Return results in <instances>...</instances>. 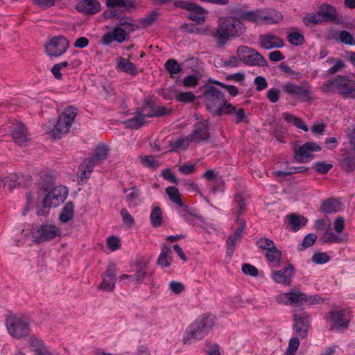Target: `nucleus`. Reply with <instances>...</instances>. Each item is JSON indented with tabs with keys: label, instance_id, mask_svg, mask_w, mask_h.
Returning a JSON list of instances; mask_svg holds the SVG:
<instances>
[{
	"label": "nucleus",
	"instance_id": "1",
	"mask_svg": "<svg viewBox=\"0 0 355 355\" xmlns=\"http://www.w3.org/2000/svg\"><path fill=\"white\" fill-rule=\"evenodd\" d=\"M203 101L206 109L218 116L233 114L235 112V106L228 103L224 94L212 85L206 87Z\"/></svg>",
	"mask_w": 355,
	"mask_h": 355
},
{
	"label": "nucleus",
	"instance_id": "2",
	"mask_svg": "<svg viewBox=\"0 0 355 355\" xmlns=\"http://www.w3.org/2000/svg\"><path fill=\"white\" fill-rule=\"evenodd\" d=\"M245 31L243 22L232 17H220L216 31L211 34L219 46L225 44L231 38L241 36Z\"/></svg>",
	"mask_w": 355,
	"mask_h": 355
},
{
	"label": "nucleus",
	"instance_id": "3",
	"mask_svg": "<svg viewBox=\"0 0 355 355\" xmlns=\"http://www.w3.org/2000/svg\"><path fill=\"white\" fill-rule=\"evenodd\" d=\"M215 325V317L209 313L203 314L191 323L184 332L182 341L191 343L193 340H202Z\"/></svg>",
	"mask_w": 355,
	"mask_h": 355
},
{
	"label": "nucleus",
	"instance_id": "4",
	"mask_svg": "<svg viewBox=\"0 0 355 355\" xmlns=\"http://www.w3.org/2000/svg\"><path fill=\"white\" fill-rule=\"evenodd\" d=\"M236 15L241 20L256 24H274L283 19L282 14L276 10L266 11L261 9L253 10H239L236 11Z\"/></svg>",
	"mask_w": 355,
	"mask_h": 355
},
{
	"label": "nucleus",
	"instance_id": "5",
	"mask_svg": "<svg viewBox=\"0 0 355 355\" xmlns=\"http://www.w3.org/2000/svg\"><path fill=\"white\" fill-rule=\"evenodd\" d=\"M77 114V108L73 106H68L64 110L51 130L52 135L55 139H60L69 132Z\"/></svg>",
	"mask_w": 355,
	"mask_h": 355
},
{
	"label": "nucleus",
	"instance_id": "6",
	"mask_svg": "<svg viewBox=\"0 0 355 355\" xmlns=\"http://www.w3.org/2000/svg\"><path fill=\"white\" fill-rule=\"evenodd\" d=\"M7 330L10 336L20 339L30 333V322L25 315H10L6 320Z\"/></svg>",
	"mask_w": 355,
	"mask_h": 355
},
{
	"label": "nucleus",
	"instance_id": "7",
	"mask_svg": "<svg viewBox=\"0 0 355 355\" xmlns=\"http://www.w3.org/2000/svg\"><path fill=\"white\" fill-rule=\"evenodd\" d=\"M236 53L239 60L248 66H267L266 59L257 50L247 46H239Z\"/></svg>",
	"mask_w": 355,
	"mask_h": 355
},
{
	"label": "nucleus",
	"instance_id": "8",
	"mask_svg": "<svg viewBox=\"0 0 355 355\" xmlns=\"http://www.w3.org/2000/svg\"><path fill=\"white\" fill-rule=\"evenodd\" d=\"M60 235V229L51 223H42L32 232L33 241L37 243L51 241Z\"/></svg>",
	"mask_w": 355,
	"mask_h": 355
},
{
	"label": "nucleus",
	"instance_id": "9",
	"mask_svg": "<svg viewBox=\"0 0 355 355\" xmlns=\"http://www.w3.org/2000/svg\"><path fill=\"white\" fill-rule=\"evenodd\" d=\"M69 46L68 40L63 36H55L44 44L46 53L49 57L58 58L63 55Z\"/></svg>",
	"mask_w": 355,
	"mask_h": 355
},
{
	"label": "nucleus",
	"instance_id": "10",
	"mask_svg": "<svg viewBox=\"0 0 355 355\" xmlns=\"http://www.w3.org/2000/svg\"><path fill=\"white\" fill-rule=\"evenodd\" d=\"M283 92L291 96H296L302 102H308L313 99L311 86L298 85L291 82H286L282 87Z\"/></svg>",
	"mask_w": 355,
	"mask_h": 355
},
{
	"label": "nucleus",
	"instance_id": "11",
	"mask_svg": "<svg viewBox=\"0 0 355 355\" xmlns=\"http://www.w3.org/2000/svg\"><path fill=\"white\" fill-rule=\"evenodd\" d=\"M321 150L315 142H306L300 147H294L293 157L299 163H307L314 157L313 153Z\"/></svg>",
	"mask_w": 355,
	"mask_h": 355
},
{
	"label": "nucleus",
	"instance_id": "12",
	"mask_svg": "<svg viewBox=\"0 0 355 355\" xmlns=\"http://www.w3.org/2000/svg\"><path fill=\"white\" fill-rule=\"evenodd\" d=\"M316 298L317 295H311L309 297L304 293L292 289L289 292L279 295L277 297V300L279 302L283 300H286V304L300 306L307 302H311V304H313L315 303Z\"/></svg>",
	"mask_w": 355,
	"mask_h": 355
},
{
	"label": "nucleus",
	"instance_id": "13",
	"mask_svg": "<svg viewBox=\"0 0 355 355\" xmlns=\"http://www.w3.org/2000/svg\"><path fill=\"white\" fill-rule=\"evenodd\" d=\"M68 189L64 186H58L53 188L45 196L43 206L45 208L57 207L67 198Z\"/></svg>",
	"mask_w": 355,
	"mask_h": 355
},
{
	"label": "nucleus",
	"instance_id": "14",
	"mask_svg": "<svg viewBox=\"0 0 355 355\" xmlns=\"http://www.w3.org/2000/svg\"><path fill=\"white\" fill-rule=\"evenodd\" d=\"M293 330L295 334L300 338H305L310 327L309 315L302 310L295 311L293 313Z\"/></svg>",
	"mask_w": 355,
	"mask_h": 355
},
{
	"label": "nucleus",
	"instance_id": "15",
	"mask_svg": "<svg viewBox=\"0 0 355 355\" xmlns=\"http://www.w3.org/2000/svg\"><path fill=\"white\" fill-rule=\"evenodd\" d=\"M102 282L98 286V289L112 292L115 288L116 282V266L114 262H110L104 273L101 275Z\"/></svg>",
	"mask_w": 355,
	"mask_h": 355
},
{
	"label": "nucleus",
	"instance_id": "16",
	"mask_svg": "<svg viewBox=\"0 0 355 355\" xmlns=\"http://www.w3.org/2000/svg\"><path fill=\"white\" fill-rule=\"evenodd\" d=\"M329 314L330 330L343 331L348 327L349 318L346 315L345 310L331 311Z\"/></svg>",
	"mask_w": 355,
	"mask_h": 355
},
{
	"label": "nucleus",
	"instance_id": "17",
	"mask_svg": "<svg viewBox=\"0 0 355 355\" xmlns=\"http://www.w3.org/2000/svg\"><path fill=\"white\" fill-rule=\"evenodd\" d=\"M128 32L121 27L114 26L112 31L107 32L102 36V43L110 45L113 42L122 43L127 40Z\"/></svg>",
	"mask_w": 355,
	"mask_h": 355
},
{
	"label": "nucleus",
	"instance_id": "18",
	"mask_svg": "<svg viewBox=\"0 0 355 355\" xmlns=\"http://www.w3.org/2000/svg\"><path fill=\"white\" fill-rule=\"evenodd\" d=\"M10 129L12 132L13 141L17 144L23 146L30 140L28 131L21 122L12 123Z\"/></svg>",
	"mask_w": 355,
	"mask_h": 355
},
{
	"label": "nucleus",
	"instance_id": "19",
	"mask_svg": "<svg viewBox=\"0 0 355 355\" xmlns=\"http://www.w3.org/2000/svg\"><path fill=\"white\" fill-rule=\"evenodd\" d=\"M294 272V267L289 264L281 270L273 271L271 277L276 283L288 286L291 282Z\"/></svg>",
	"mask_w": 355,
	"mask_h": 355
},
{
	"label": "nucleus",
	"instance_id": "20",
	"mask_svg": "<svg viewBox=\"0 0 355 355\" xmlns=\"http://www.w3.org/2000/svg\"><path fill=\"white\" fill-rule=\"evenodd\" d=\"M76 9L80 13L92 15L99 12L101 6L97 0H80L76 5Z\"/></svg>",
	"mask_w": 355,
	"mask_h": 355
},
{
	"label": "nucleus",
	"instance_id": "21",
	"mask_svg": "<svg viewBox=\"0 0 355 355\" xmlns=\"http://www.w3.org/2000/svg\"><path fill=\"white\" fill-rule=\"evenodd\" d=\"M259 43L261 48L266 50L279 49L284 46L283 40L272 33L261 35L259 37Z\"/></svg>",
	"mask_w": 355,
	"mask_h": 355
},
{
	"label": "nucleus",
	"instance_id": "22",
	"mask_svg": "<svg viewBox=\"0 0 355 355\" xmlns=\"http://www.w3.org/2000/svg\"><path fill=\"white\" fill-rule=\"evenodd\" d=\"M189 135L191 141L196 143L207 140L209 137L207 125L203 122L196 123L192 132Z\"/></svg>",
	"mask_w": 355,
	"mask_h": 355
},
{
	"label": "nucleus",
	"instance_id": "23",
	"mask_svg": "<svg viewBox=\"0 0 355 355\" xmlns=\"http://www.w3.org/2000/svg\"><path fill=\"white\" fill-rule=\"evenodd\" d=\"M337 89L338 93L345 98H355V84L343 77H338Z\"/></svg>",
	"mask_w": 355,
	"mask_h": 355
},
{
	"label": "nucleus",
	"instance_id": "24",
	"mask_svg": "<svg viewBox=\"0 0 355 355\" xmlns=\"http://www.w3.org/2000/svg\"><path fill=\"white\" fill-rule=\"evenodd\" d=\"M97 164H99L92 157H89L84 160L83 163L79 168V172L78 174V178L81 180L87 179L89 177L90 173L93 171L94 167Z\"/></svg>",
	"mask_w": 355,
	"mask_h": 355
},
{
	"label": "nucleus",
	"instance_id": "25",
	"mask_svg": "<svg viewBox=\"0 0 355 355\" xmlns=\"http://www.w3.org/2000/svg\"><path fill=\"white\" fill-rule=\"evenodd\" d=\"M172 253L171 248L166 244H163L157 261V265L162 268L169 267L172 261Z\"/></svg>",
	"mask_w": 355,
	"mask_h": 355
},
{
	"label": "nucleus",
	"instance_id": "26",
	"mask_svg": "<svg viewBox=\"0 0 355 355\" xmlns=\"http://www.w3.org/2000/svg\"><path fill=\"white\" fill-rule=\"evenodd\" d=\"M320 240L324 243H340L346 241L347 240V237L346 235H340L336 232L334 233L330 230V228H329L323 232Z\"/></svg>",
	"mask_w": 355,
	"mask_h": 355
},
{
	"label": "nucleus",
	"instance_id": "27",
	"mask_svg": "<svg viewBox=\"0 0 355 355\" xmlns=\"http://www.w3.org/2000/svg\"><path fill=\"white\" fill-rule=\"evenodd\" d=\"M116 67L120 71L132 76H135L138 73V70L135 64L129 60L123 57L118 58Z\"/></svg>",
	"mask_w": 355,
	"mask_h": 355
},
{
	"label": "nucleus",
	"instance_id": "28",
	"mask_svg": "<svg viewBox=\"0 0 355 355\" xmlns=\"http://www.w3.org/2000/svg\"><path fill=\"white\" fill-rule=\"evenodd\" d=\"M341 202L335 198H328L321 204L320 210L325 214H332L339 211Z\"/></svg>",
	"mask_w": 355,
	"mask_h": 355
},
{
	"label": "nucleus",
	"instance_id": "29",
	"mask_svg": "<svg viewBox=\"0 0 355 355\" xmlns=\"http://www.w3.org/2000/svg\"><path fill=\"white\" fill-rule=\"evenodd\" d=\"M287 218L291 230L293 232H297L304 227L307 223V219L305 217L297 215L296 214H289L287 216Z\"/></svg>",
	"mask_w": 355,
	"mask_h": 355
},
{
	"label": "nucleus",
	"instance_id": "30",
	"mask_svg": "<svg viewBox=\"0 0 355 355\" xmlns=\"http://www.w3.org/2000/svg\"><path fill=\"white\" fill-rule=\"evenodd\" d=\"M116 19L117 21L115 23V26L121 27L123 29H125L128 33L133 32L138 28V26L135 23L134 19L130 17L118 16Z\"/></svg>",
	"mask_w": 355,
	"mask_h": 355
},
{
	"label": "nucleus",
	"instance_id": "31",
	"mask_svg": "<svg viewBox=\"0 0 355 355\" xmlns=\"http://www.w3.org/2000/svg\"><path fill=\"white\" fill-rule=\"evenodd\" d=\"M106 6L109 8H120L129 11L135 8V0H106Z\"/></svg>",
	"mask_w": 355,
	"mask_h": 355
},
{
	"label": "nucleus",
	"instance_id": "32",
	"mask_svg": "<svg viewBox=\"0 0 355 355\" xmlns=\"http://www.w3.org/2000/svg\"><path fill=\"white\" fill-rule=\"evenodd\" d=\"M180 30L184 33H196L200 35H211V31L209 27H197L193 24H183L180 26Z\"/></svg>",
	"mask_w": 355,
	"mask_h": 355
},
{
	"label": "nucleus",
	"instance_id": "33",
	"mask_svg": "<svg viewBox=\"0 0 355 355\" xmlns=\"http://www.w3.org/2000/svg\"><path fill=\"white\" fill-rule=\"evenodd\" d=\"M318 12L322 21H334L337 17L336 8L331 5L322 6Z\"/></svg>",
	"mask_w": 355,
	"mask_h": 355
},
{
	"label": "nucleus",
	"instance_id": "34",
	"mask_svg": "<svg viewBox=\"0 0 355 355\" xmlns=\"http://www.w3.org/2000/svg\"><path fill=\"white\" fill-rule=\"evenodd\" d=\"M74 216V206L72 202H67L62 209L59 218L62 223H67Z\"/></svg>",
	"mask_w": 355,
	"mask_h": 355
},
{
	"label": "nucleus",
	"instance_id": "35",
	"mask_svg": "<svg viewBox=\"0 0 355 355\" xmlns=\"http://www.w3.org/2000/svg\"><path fill=\"white\" fill-rule=\"evenodd\" d=\"M150 219L152 226L155 228L159 227L162 225V211L159 207L155 206L153 207L150 216Z\"/></svg>",
	"mask_w": 355,
	"mask_h": 355
},
{
	"label": "nucleus",
	"instance_id": "36",
	"mask_svg": "<svg viewBox=\"0 0 355 355\" xmlns=\"http://www.w3.org/2000/svg\"><path fill=\"white\" fill-rule=\"evenodd\" d=\"M67 67H73V62L71 60H67L60 63L55 64L51 68V71L55 78L60 80L62 79V74L60 71Z\"/></svg>",
	"mask_w": 355,
	"mask_h": 355
},
{
	"label": "nucleus",
	"instance_id": "37",
	"mask_svg": "<svg viewBox=\"0 0 355 355\" xmlns=\"http://www.w3.org/2000/svg\"><path fill=\"white\" fill-rule=\"evenodd\" d=\"M243 236L236 230L232 234H230L226 241L227 253L229 255H232L234 251V247L237 242H239Z\"/></svg>",
	"mask_w": 355,
	"mask_h": 355
},
{
	"label": "nucleus",
	"instance_id": "38",
	"mask_svg": "<svg viewBox=\"0 0 355 355\" xmlns=\"http://www.w3.org/2000/svg\"><path fill=\"white\" fill-rule=\"evenodd\" d=\"M141 192L135 187L131 189V191L126 195L125 200L129 207L135 208L139 202Z\"/></svg>",
	"mask_w": 355,
	"mask_h": 355
},
{
	"label": "nucleus",
	"instance_id": "39",
	"mask_svg": "<svg viewBox=\"0 0 355 355\" xmlns=\"http://www.w3.org/2000/svg\"><path fill=\"white\" fill-rule=\"evenodd\" d=\"M109 148L106 145L100 144L96 146L94 155L92 157L98 164L105 159L108 155Z\"/></svg>",
	"mask_w": 355,
	"mask_h": 355
},
{
	"label": "nucleus",
	"instance_id": "40",
	"mask_svg": "<svg viewBox=\"0 0 355 355\" xmlns=\"http://www.w3.org/2000/svg\"><path fill=\"white\" fill-rule=\"evenodd\" d=\"M190 142H192L189 135L186 137H180L173 141H171L170 146L171 150H178L179 149L185 150L187 148Z\"/></svg>",
	"mask_w": 355,
	"mask_h": 355
},
{
	"label": "nucleus",
	"instance_id": "41",
	"mask_svg": "<svg viewBox=\"0 0 355 355\" xmlns=\"http://www.w3.org/2000/svg\"><path fill=\"white\" fill-rule=\"evenodd\" d=\"M166 192L172 202L180 207L183 206L180 193L176 187H168L166 189Z\"/></svg>",
	"mask_w": 355,
	"mask_h": 355
},
{
	"label": "nucleus",
	"instance_id": "42",
	"mask_svg": "<svg viewBox=\"0 0 355 355\" xmlns=\"http://www.w3.org/2000/svg\"><path fill=\"white\" fill-rule=\"evenodd\" d=\"M124 121L125 125L130 129L136 130L144 124V121L141 114H137Z\"/></svg>",
	"mask_w": 355,
	"mask_h": 355
},
{
	"label": "nucleus",
	"instance_id": "43",
	"mask_svg": "<svg viewBox=\"0 0 355 355\" xmlns=\"http://www.w3.org/2000/svg\"><path fill=\"white\" fill-rule=\"evenodd\" d=\"M317 239V236L314 233H309L306 234L302 240V242L297 245L299 251H303L306 248L312 246Z\"/></svg>",
	"mask_w": 355,
	"mask_h": 355
},
{
	"label": "nucleus",
	"instance_id": "44",
	"mask_svg": "<svg viewBox=\"0 0 355 355\" xmlns=\"http://www.w3.org/2000/svg\"><path fill=\"white\" fill-rule=\"evenodd\" d=\"M200 10L198 11H189V18L199 24H202L205 21V15L207 11L201 6H200Z\"/></svg>",
	"mask_w": 355,
	"mask_h": 355
},
{
	"label": "nucleus",
	"instance_id": "45",
	"mask_svg": "<svg viewBox=\"0 0 355 355\" xmlns=\"http://www.w3.org/2000/svg\"><path fill=\"white\" fill-rule=\"evenodd\" d=\"M287 40L294 46H300L305 42L304 35L297 31L288 33Z\"/></svg>",
	"mask_w": 355,
	"mask_h": 355
},
{
	"label": "nucleus",
	"instance_id": "46",
	"mask_svg": "<svg viewBox=\"0 0 355 355\" xmlns=\"http://www.w3.org/2000/svg\"><path fill=\"white\" fill-rule=\"evenodd\" d=\"M28 342L31 349L35 352L36 355L46 347L42 340L33 336L29 338Z\"/></svg>",
	"mask_w": 355,
	"mask_h": 355
},
{
	"label": "nucleus",
	"instance_id": "47",
	"mask_svg": "<svg viewBox=\"0 0 355 355\" xmlns=\"http://www.w3.org/2000/svg\"><path fill=\"white\" fill-rule=\"evenodd\" d=\"M340 164L345 172H352L355 169V157H345L340 160Z\"/></svg>",
	"mask_w": 355,
	"mask_h": 355
},
{
	"label": "nucleus",
	"instance_id": "48",
	"mask_svg": "<svg viewBox=\"0 0 355 355\" xmlns=\"http://www.w3.org/2000/svg\"><path fill=\"white\" fill-rule=\"evenodd\" d=\"M165 68L173 78L182 71L180 65L175 59L168 60L165 63Z\"/></svg>",
	"mask_w": 355,
	"mask_h": 355
},
{
	"label": "nucleus",
	"instance_id": "49",
	"mask_svg": "<svg viewBox=\"0 0 355 355\" xmlns=\"http://www.w3.org/2000/svg\"><path fill=\"white\" fill-rule=\"evenodd\" d=\"M174 6L177 8L184 9L188 11H198L200 10V6L196 3L183 0L175 1L174 2Z\"/></svg>",
	"mask_w": 355,
	"mask_h": 355
},
{
	"label": "nucleus",
	"instance_id": "50",
	"mask_svg": "<svg viewBox=\"0 0 355 355\" xmlns=\"http://www.w3.org/2000/svg\"><path fill=\"white\" fill-rule=\"evenodd\" d=\"M266 257L270 262L279 263L282 258V252L275 245L267 250Z\"/></svg>",
	"mask_w": 355,
	"mask_h": 355
},
{
	"label": "nucleus",
	"instance_id": "51",
	"mask_svg": "<svg viewBox=\"0 0 355 355\" xmlns=\"http://www.w3.org/2000/svg\"><path fill=\"white\" fill-rule=\"evenodd\" d=\"M302 21L306 26H313L320 23L322 21V18L320 17L319 12L312 13L304 17Z\"/></svg>",
	"mask_w": 355,
	"mask_h": 355
},
{
	"label": "nucleus",
	"instance_id": "52",
	"mask_svg": "<svg viewBox=\"0 0 355 355\" xmlns=\"http://www.w3.org/2000/svg\"><path fill=\"white\" fill-rule=\"evenodd\" d=\"M279 68L285 75L289 76L293 79L299 80L302 77L300 72L293 70L291 67H290L288 65H286L284 62L280 63Z\"/></svg>",
	"mask_w": 355,
	"mask_h": 355
},
{
	"label": "nucleus",
	"instance_id": "53",
	"mask_svg": "<svg viewBox=\"0 0 355 355\" xmlns=\"http://www.w3.org/2000/svg\"><path fill=\"white\" fill-rule=\"evenodd\" d=\"M141 164L151 169H157L159 166L158 161H157L153 156H144L140 157Z\"/></svg>",
	"mask_w": 355,
	"mask_h": 355
},
{
	"label": "nucleus",
	"instance_id": "54",
	"mask_svg": "<svg viewBox=\"0 0 355 355\" xmlns=\"http://www.w3.org/2000/svg\"><path fill=\"white\" fill-rule=\"evenodd\" d=\"M338 40L341 43H343L347 45H355L354 37L349 32L347 31H342L340 32Z\"/></svg>",
	"mask_w": 355,
	"mask_h": 355
},
{
	"label": "nucleus",
	"instance_id": "55",
	"mask_svg": "<svg viewBox=\"0 0 355 355\" xmlns=\"http://www.w3.org/2000/svg\"><path fill=\"white\" fill-rule=\"evenodd\" d=\"M195 94L191 92H182L176 94L175 99L177 101L184 103H191L196 99Z\"/></svg>",
	"mask_w": 355,
	"mask_h": 355
},
{
	"label": "nucleus",
	"instance_id": "56",
	"mask_svg": "<svg viewBox=\"0 0 355 355\" xmlns=\"http://www.w3.org/2000/svg\"><path fill=\"white\" fill-rule=\"evenodd\" d=\"M18 180L19 177L16 174H11L4 177V187L11 191L19 184Z\"/></svg>",
	"mask_w": 355,
	"mask_h": 355
},
{
	"label": "nucleus",
	"instance_id": "57",
	"mask_svg": "<svg viewBox=\"0 0 355 355\" xmlns=\"http://www.w3.org/2000/svg\"><path fill=\"white\" fill-rule=\"evenodd\" d=\"M333 167L331 164H326L323 162H315L313 165V168L320 174H327Z\"/></svg>",
	"mask_w": 355,
	"mask_h": 355
},
{
	"label": "nucleus",
	"instance_id": "58",
	"mask_svg": "<svg viewBox=\"0 0 355 355\" xmlns=\"http://www.w3.org/2000/svg\"><path fill=\"white\" fill-rule=\"evenodd\" d=\"M157 12L152 11L149 15H146L141 19L140 24L144 27H148L155 22L157 18Z\"/></svg>",
	"mask_w": 355,
	"mask_h": 355
},
{
	"label": "nucleus",
	"instance_id": "59",
	"mask_svg": "<svg viewBox=\"0 0 355 355\" xmlns=\"http://www.w3.org/2000/svg\"><path fill=\"white\" fill-rule=\"evenodd\" d=\"M256 245L261 250H268L275 246L274 242L269 238L263 237L259 239Z\"/></svg>",
	"mask_w": 355,
	"mask_h": 355
},
{
	"label": "nucleus",
	"instance_id": "60",
	"mask_svg": "<svg viewBox=\"0 0 355 355\" xmlns=\"http://www.w3.org/2000/svg\"><path fill=\"white\" fill-rule=\"evenodd\" d=\"M329 259L330 257L325 252H316L311 258V261L316 264L326 263Z\"/></svg>",
	"mask_w": 355,
	"mask_h": 355
},
{
	"label": "nucleus",
	"instance_id": "61",
	"mask_svg": "<svg viewBox=\"0 0 355 355\" xmlns=\"http://www.w3.org/2000/svg\"><path fill=\"white\" fill-rule=\"evenodd\" d=\"M151 272H148L147 269H136L135 273V282L137 284L144 282V279L148 277Z\"/></svg>",
	"mask_w": 355,
	"mask_h": 355
},
{
	"label": "nucleus",
	"instance_id": "62",
	"mask_svg": "<svg viewBox=\"0 0 355 355\" xmlns=\"http://www.w3.org/2000/svg\"><path fill=\"white\" fill-rule=\"evenodd\" d=\"M241 270L245 275L251 277H257L259 275L258 269L250 263L243 264Z\"/></svg>",
	"mask_w": 355,
	"mask_h": 355
},
{
	"label": "nucleus",
	"instance_id": "63",
	"mask_svg": "<svg viewBox=\"0 0 355 355\" xmlns=\"http://www.w3.org/2000/svg\"><path fill=\"white\" fill-rule=\"evenodd\" d=\"M267 98L272 103H277L280 98V91L277 88H272L268 90L266 94Z\"/></svg>",
	"mask_w": 355,
	"mask_h": 355
},
{
	"label": "nucleus",
	"instance_id": "64",
	"mask_svg": "<svg viewBox=\"0 0 355 355\" xmlns=\"http://www.w3.org/2000/svg\"><path fill=\"white\" fill-rule=\"evenodd\" d=\"M199 78L194 76H187L182 80V84L185 87H195L198 85Z\"/></svg>",
	"mask_w": 355,
	"mask_h": 355
}]
</instances>
